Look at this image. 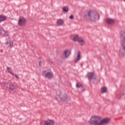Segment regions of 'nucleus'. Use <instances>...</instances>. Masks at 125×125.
<instances>
[{"label": "nucleus", "mask_w": 125, "mask_h": 125, "mask_svg": "<svg viewBox=\"0 0 125 125\" xmlns=\"http://www.w3.org/2000/svg\"><path fill=\"white\" fill-rule=\"evenodd\" d=\"M45 77L46 78V79H48V80H51V79L53 78V73L50 72H47L45 75Z\"/></svg>", "instance_id": "6e6552de"}, {"label": "nucleus", "mask_w": 125, "mask_h": 125, "mask_svg": "<svg viewBox=\"0 0 125 125\" xmlns=\"http://www.w3.org/2000/svg\"><path fill=\"white\" fill-rule=\"evenodd\" d=\"M45 72H46V71H43V73H45Z\"/></svg>", "instance_id": "c85d7f7f"}, {"label": "nucleus", "mask_w": 125, "mask_h": 125, "mask_svg": "<svg viewBox=\"0 0 125 125\" xmlns=\"http://www.w3.org/2000/svg\"><path fill=\"white\" fill-rule=\"evenodd\" d=\"M41 63H42V61H39V66H41Z\"/></svg>", "instance_id": "cd10ccee"}, {"label": "nucleus", "mask_w": 125, "mask_h": 125, "mask_svg": "<svg viewBox=\"0 0 125 125\" xmlns=\"http://www.w3.org/2000/svg\"><path fill=\"white\" fill-rule=\"evenodd\" d=\"M13 75L14 76H15V77H16V78H17V79H19V77H18L17 75H16V74H13Z\"/></svg>", "instance_id": "bb28decb"}, {"label": "nucleus", "mask_w": 125, "mask_h": 125, "mask_svg": "<svg viewBox=\"0 0 125 125\" xmlns=\"http://www.w3.org/2000/svg\"><path fill=\"white\" fill-rule=\"evenodd\" d=\"M124 1H125V0H124Z\"/></svg>", "instance_id": "c756f323"}, {"label": "nucleus", "mask_w": 125, "mask_h": 125, "mask_svg": "<svg viewBox=\"0 0 125 125\" xmlns=\"http://www.w3.org/2000/svg\"><path fill=\"white\" fill-rule=\"evenodd\" d=\"M121 48L119 52L120 57H123L125 55V31H121L120 33Z\"/></svg>", "instance_id": "f03ea898"}, {"label": "nucleus", "mask_w": 125, "mask_h": 125, "mask_svg": "<svg viewBox=\"0 0 125 125\" xmlns=\"http://www.w3.org/2000/svg\"><path fill=\"white\" fill-rule=\"evenodd\" d=\"M41 125H46V121H41L40 123Z\"/></svg>", "instance_id": "b1692460"}, {"label": "nucleus", "mask_w": 125, "mask_h": 125, "mask_svg": "<svg viewBox=\"0 0 125 125\" xmlns=\"http://www.w3.org/2000/svg\"><path fill=\"white\" fill-rule=\"evenodd\" d=\"M123 95H125V93L120 94V95H119L117 96V99H121V97H122V96H123Z\"/></svg>", "instance_id": "393cba45"}, {"label": "nucleus", "mask_w": 125, "mask_h": 125, "mask_svg": "<svg viewBox=\"0 0 125 125\" xmlns=\"http://www.w3.org/2000/svg\"><path fill=\"white\" fill-rule=\"evenodd\" d=\"M78 39H79V36L78 35H72L71 36V40H72V41H74V42L78 41Z\"/></svg>", "instance_id": "4468645a"}, {"label": "nucleus", "mask_w": 125, "mask_h": 125, "mask_svg": "<svg viewBox=\"0 0 125 125\" xmlns=\"http://www.w3.org/2000/svg\"><path fill=\"white\" fill-rule=\"evenodd\" d=\"M64 56L66 58L69 57L70 56V55L71 54V53L70 52V51L68 50H66L64 52Z\"/></svg>", "instance_id": "dca6fc26"}, {"label": "nucleus", "mask_w": 125, "mask_h": 125, "mask_svg": "<svg viewBox=\"0 0 125 125\" xmlns=\"http://www.w3.org/2000/svg\"><path fill=\"white\" fill-rule=\"evenodd\" d=\"M26 22H27L26 19L23 17H20L18 21V25L19 26H24Z\"/></svg>", "instance_id": "39448f33"}, {"label": "nucleus", "mask_w": 125, "mask_h": 125, "mask_svg": "<svg viewBox=\"0 0 125 125\" xmlns=\"http://www.w3.org/2000/svg\"><path fill=\"white\" fill-rule=\"evenodd\" d=\"M51 63L52 64V62H51Z\"/></svg>", "instance_id": "7c9ffc66"}, {"label": "nucleus", "mask_w": 125, "mask_h": 125, "mask_svg": "<svg viewBox=\"0 0 125 125\" xmlns=\"http://www.w3.org/2000/svg\"><path fill=\"white\" fill-rule=\"evenodd\" d=\"M110 122V118H104L101 120L99 124H97L96 125H104V124H107Z\"/></svg>", "instance_id": "423d86ee"}, {"label": "nucleus", "mask_w": 125, "mask_h": 125, "mask_svg": "<svg viewBox=\"0 0 125 125\" xmlns=\"http://www.w3.org/2000/svg\"><path fill=\"white\" fill-rule=\"evenodd\" d=\"M105 21H106V23H107V24H109V25L114 24V23H115V22L114 20L112 19H107Z\"/></svg>", "instance_id": "9b49d317"}, {"label": "nucleus", "mask_w": 125, "mask_h": 125, "mask_svg": "<svg viewBox=\"0 0 125 125\" xmlns=\"http://www.w3.org/2000/svg\"><path fill=\"white\" fill-rule=\"evenodd\" d=\"M5 20H6V17L5 16L0 15V22H2V21H4Z\"/></svg>", "instance_id": "f3484780"}, {"label": "nucleus", "mask_w": 125, "mask_h": 125, "mask_svg": "<svg viewBox=\"0 0 125 125\" xmlns=\"http://www.w3.org/2000/svg\"><path fill=\"white\" fill-rule=\"evenodd\" d=\"M69 19H74V16H73V15H71L69 17Z\"/></svg>", "instance_id": "a878e982"}, {"label": "nucleus", "mask_w": 125, "mask_h": 125, "mask_svg": "<svg viewBox=\"0 0 125 125\" xmlns=\"http://www.w3.org/2000/svg\"><path fill=\"white\" fill-rule=\"evenodd\" d=\"M57 95L60 97L61 100L62 101H69L71 100L70 97L68 96L67 95H63V97H61L60 95H61V92L60 91H57L56 92Z\"/></svg>", "instance_id": "20e7f679"}, {"label": "nucleus", "mask_w": 125, "mask_h": 125, "mask_svg": "<svg viewBox=\"0 0 125 125\" xmlns=\"http://www.w3.org/2000/svg\"><path fill=\"white\" fill-rule=\"evenodd\" d=\"M77 42H78V43L81 45H83V44H84V41L83 39L81 38L78 39Z\"/></svg>", "instance_id": "ddd939ff"}, {"label": "nucleus", "mask_w": 125, "mask_h": 125, "mask_svg": "<svg viewBox=\"0 0 125 125\" xmlns=\"http://www.w3.org/2000/svg\"><path fill=\"white\" fill-rule=\"evenodd\" d=\"M57 24L58 25V26H61V25H62V24H63V20L60 19V20H58L57 21Z\"/></svg>", "instance_id": "a211bd4d"}, {"label": "nucleus", "mask_w": 125, "mask_h": 125, "mask_svg": "<svg viewBox=\"0 0 125 125\" xmlns=\"http://www.w3.org/2000/svg\"><path fill=\"white\" fill-rule=\"evenodd\" d=\"M84 16L87 20H90L93 22L98 21L100 18L99 14L95 11L89 10L87 11L84 13Z\"/></svg>", "instance_id": "f257e3e1"}, {"label": "nucleus", "mask_w": 125, "mask_h": 125, "mask_svg": "<svg viewBox=\"0 0 125 125\" xmlns=\"http://www.w3.org/2000/svg\"><path fill=\"white\" fill-rule=\"evenodd\" d=\"M107 91V88L106 87H104L101 89V92L102 93H105Z\"/></svg>", "instance_id": "4be33fe9"}, {"label": "nucleus", "mask_w": 125, "mask_h": 125, "mask_svg": "<svg viewBox=\"0 0 125 125\" xmlns=\"http://www.w3.org/2000/svg\"><path fill=\"white\" fill-rule=\"evenodd\" d=\"M6 41L7 42L6 43H5V44L7 45L8 47H10V48H12V47H13V42L10 40L7 41V39H6Z\"/></svg>", "instance_id": "0eeeda50"}, {"label": "nucleus", "mask_w": 125, "mask_h": 125, "mask_svg": "<svg viewBox=\"0 0 125 125\" xmlns=\"http://www.w3.org/2000/svg\"><path fill=\"white\" fill-rule=\"evenodd\" d=\"M54 125V121L51 120L46 121V125Z\"/></svg>", "instance_id": "2eb2a0df"}, {"label": "nucleus", "mask_w": 125, "mask_h": 125, "mask_svg": "<svg viewBox=\"0 0 125 125\" xmlns=\"http://www.w3.org/2000/svg\"><path fill=\"white\" fill-rule=\"evenodd\" d=\"M13 91L14 92H15V91H16V89H15V87H11V86H10L9 91Z\"/></svg>", "instance_id": "412c9836"}, {"label": "nucleus", "mask_w": 125, "mask_h": 125, "mask_svg": "<svg viewBox=\"0 0 125 125\" xmlns=\"http://www.w3.org/2000/svg\"><path fill=\"white\" fill-rule=\"evenodd\" d=\"M62 11L63 12H65V13H67V12H68V11H69V9H68V7L67 6H64L62 8Z\"/></svg>", "instance_id": "6ab92c4d"}, {"label": "nucleus", "mask_w": 125, "mask_h": 125, "mask_svg": "<svg viewBox=\"0 0 125 125\" xmlns=\"http://www.w3.org/2000/svg\"><path fill=\"white\" fill-rule=\"evenodd\" d=\"M93 77H94V73L93 72H88L87 73V78L89 81H91L93 79Z\"/></svg>", "instance_id": "9d476101"}, {"label": "nucleus", "mask_w": 125, "mask_h": 125, "mask_svg": "<svg viewBox=\"0 0 125 125\" xmlns=\"http://www.w3.org/2000/svg\"><path fill=\"white\" fill-rule=\"evenodd\" d=\"M0 35H2L4 37H6V36H8V33L7 31L3 30V29L0 27Z\"/></svg>", "instance_id": "1a4fd4ad"}, {"label": "nucleus", "mask_w": 125, "mask_h": 125, "mask_svg": "<svg viewBox=\"0 0 125 125\" xmlns=\"http://www.w3.org/2000/svg\"><path fill=\"white\" fill-rule=\"evenodd\" d=\"M7 70L8 73H9V74H11V75H13V73L11 71V68L10 67H7Z\"/></svg>", "instance_id": "5701e85b"}, {"label": "nucleus", "mask_w": 125, "mask_h": 125, "mask_svg": "<svg viewBox=\"0 0 125 125\" xmlns=\"http://www.w3.org/2000/svg\"><path fill=\"white\" fill-rule=\"evenodd\" d=\"M100 119L99 116H93L89 119L88 123L90 125H98L99 124L98 121H100Z\"/></svg>", "instance_id": "7ed1b4c3"}, {"label": "nucleus", "mask_w": 125, "mask_h": 125, "mask_svg": "<svg viewBox=\"0 0 125 125\" xmlns=\"http://www.w3.org/2000/svg\"><path fill=\"white\" fill-rule=\"evenodd\" d=\"M76 87L79 88H83V84L79 83H76Z\"/></svg>", "instance_id": "aec40b11"}, {"label": "nucleus", "mask_w": 125, "mask_h": 125, "mask_svg": "<svg viewBox=\"0 0 125 125\" xmlns=\"http://www.w3.org/2000/svg\"><path fill=\"white\" fill-rule=\"evenodd\" d=\"M81 59V52L78 51L76 57V59L75 60V63H77Z\"/></svg>", "instance_id": "f8f14e48"}]
</instances>
